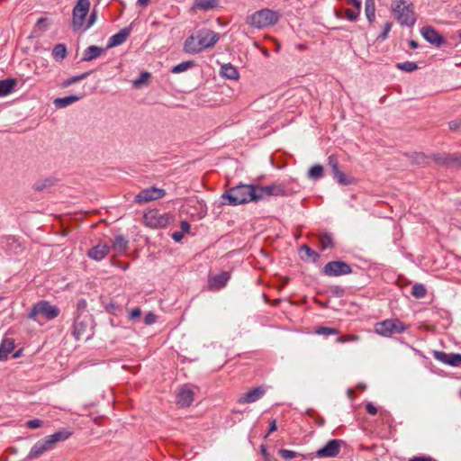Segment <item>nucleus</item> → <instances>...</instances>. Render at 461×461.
<instances>
[{"label":"nucleus","instance_id":"obj_1","mask_svg":"<svg viewBox=\"0 0 461 461\" xmlns=\"http://www.w3.org/2000/svg\"><path fill=\"white\" fill-rule=\"evenodd\" d=\"M285 194V187L281 185H270L261 186L258 185L240 184L227 190L222 195L223 204L237 206L250 202L264 199L267 196H278Z\"/></svg>","mask_w":461,"mask_h":461},{"label":"nucleus","instance_id":"obj_2","mask_svg":"<svg viewBox=\"0 0 461 461\" xmlns=\"http://www.w3.org/2000/svg\"><path fill=\"white\" fill-rule=\"evenodd\" d=\"M219 39L220 36L218 33L203 28L198 30L194 34L185 40L184 50L186 53L196 54L214 46Z\"/></svg>","mask_w":461,"mask_h":461},{"label":"nucleus","instance_id":"obj_3","mask_svg":"<svg viewBox=\"0 0 461 461\" xmlns=\"http://www.w3.org/2000/svg\"><path fill=\"white\" fill-rule=\"evenodd\" d=\"M392 10L401 25L409 27L414 25L416 17L411 3L405 0H394L392 4Z\"/></svg>","mask_w":461,"mask_h":461},{"label":"nucleus","instance_id":"obj_4","mask_svg":"<svg viewBox=\"0 0 461 461\" xmlns=\"http://www.w3.org/2000/svg\"><path fill=\"white\" fill-rule=\"evenodd\" d=\"M279 18L278 12L265 8L248 16L247 23L254 28L262 29L276 24Z\"/></svg>","mask_w":461,"mask_h":461},{"label":"nucleus","instance_id":"obj_5","mask_svg":"<svg viewBox=\"0 0 461 461\" xmlns=\"http://www.w3.org/2000/svg\"><path fill=\"white\" fill-rule=\"evenodd\" d=\"M59 314V309L57 306L50 304L48 301L41 300L32 306L28 318L39 322L41 319L53 320Z\"/></svg>","mask_w":461,"mask_h":461},{"label":"nucleus","instance_id":"obj_6","mask_svg":"<svg viewBox=\"0 0 461 461\" xmlns=\"http://www.w3.org/2000/svg\"><path fill=\"white\" fill-rule=\"evenodd\" d=\"M408 329L399 319H387L377 322L375 326V331L383 337H391L393 334H402Z\"/></svg>","mask_w":461,"mask_h":461},{"label":"nucleus","instance_id":"obj_7","mask_svg":"<svg viewBox=\"0 0 461 461\" xmlns=\"http://www.w3.org/2000/svg\"><path fill=\"white\" fill-rule=\"evenodd\" d=\"M92 322L93 320L88 314H81L76 318L72 333L77 340H87L93 336Z\"/></svg>","mask_w":461,"mask_h":461},{"label":"nucleus","instance_id":"obj_8","mask_svg":"<svg viewBox=\"0 0 461 461\" xmlns=\"http://www.w3.org/2000/svg\"><path fill=\"white\" fill-rule=\"evenodd\" d=\"M89 9V0H77L72 12V27L75 31H80L84 28Z\"/></svg>","mask_w":461,"mask_h":461},{"label":"nucleus","instance_id":"obj_9","mask_svg":"<svg viewBox=\"0 0 461 461\" xmlns=\"http://www.w3.org/2000/svg\"><path fill=\"white\" fill-rule=\"evenodd\" d=\"M327 276H339L349 275L352 272L351 267L344 261H330L321 270Z\"/></svg>","mask_w":461,"mask_h":461},{"label":"nucleus","instance_id":"obj_10","mask_svg":"<svg viewBox=\"0 0 461 461\" xmlns=\"http://www.w3.org/2000/svg\"><path fill=\"white\" fill-rule=\"evenodd\" d=\"M166 191L161 188L150 187L140 191L135 195L134 202L137 203H144L164 197Z\"/></svg>","mask_w":461,"mask_h":461},{"label":"nucleus","instance_id":"obj_11","mask_svg":"<svg viewBox=\"0 0 461 461\" xmlns=\"http://www.w3.org/2000/svg\"><path fill=\"white\" fill-rule=\"evenodd\" d=\"M432 158L439 166L447 167H461V156L456 153L434 154Z\"/></svg>","mask_w":461,"mask_h":461},{"label":"nucleus","instance_id":"obj_12","mask_svg":"<svg viewBox=\"0 0 461 461\" xmlns=\"http://www.w3.org/2000/svg\"><path fill=\"white\" fill-rule=\"evenodd\" d=\"M341 440L330 439L326 445L316 452L319 458L335 457L340 452Z\"/></svg>","mask_w":461,"mask_h":461},{"label":"nucleus","instance_id":"obj_13","mask_svg":"<svg viewBox=\"0 0 461 461\" xmlns=\"http://www.w3.org/2000/svg\"><path fill=\"white\" fill-rule=\"evenodd\" d=\"M144 221L151 228H160L167 224V217L157 210H151L144 214Z\"/></svg>","mask_w":461,"mask_h":461},{"label":"nucleus","instance_id":"obj_14","mask_svg":"<svg viewBox=\"0 0 461 461\" xmlns=\"http://www.w3.org/2000/svg\"><path fill=\"white\" fill-rule=\"evenodd\" d=\"M267 389L264 386H258L253 388L252 390H249L248 393H243L240 395L238 399V403L240 404H246V403H252L259 400L264 396L266 393Z\"/></svg>","mask_w":461,"mask_h":461},{"label":"nucleus","instance_id":"obj_15","mask_svg":"<svg viewBox=\"0 0 461 461\" xmlns=\"http://www.w3.org/2000/svg\"><path fill=\"white\" fill-rule=\"evenodd\" d=\"M422 37L429 43L439 47L445 42L444 37L430 26L422 27L420 30Z\"/></svg>","mask_w":461,"mask_h":461},{"label":"nucleus","instance_id":"obj_16","mask_svg":"<svg viewBox=\"0 0 461 461\" xmlns=\"http://www.w3.org/2000/svg\"><path fill=\"white\" fill-rule=\"evenodd\" d=\"M434 357L441 363L449 365L451 366H461V354L459 353H446L443 351H435Z\"/></svg>","mask_w":461,"mask_h":461},{"label":"nucleus","instance_id":"obj_17","mask_svg":"<svg viewBox=\"0 0 461 461\" xmlns=\"http://www.w3.org/2000/svg\"><path fill=\"white\" fill-rule=\"evenodd\" d=\"M194 393L187 386L182 387L176 396V403L180 407H188L194 402Z\"/></svg>","mask_w":461,"mask_h":461},{"label":"nucleus","instance_id":"obj_18","mask_svg":"<svg viewBox=\"0 0 461 461\" xmlns=\"http://www.w3.org/2000/svg\"><path fill=\"white\" fill-rule=\"evenodd\" d=\"M110 249L111 248L106 244L100 243L90 249L87 255L90 258L95 261H100L108 254Z\"/></svg>","mask_w":461,"mask_h":461},{"label":"nucleus","instance_id":"obj_19","mask_svg":"<svg viewBox=\"0 0 461 461\" xmlns=\"http://www.w3.org/2000/svg\"><path fill=\"white\" fill-rule=\"evenodd\" d=\"M130 32L131 30L129 28H124L121 30L119 32L110 37L107 47L113 48L122 44L127 40L128 36L130 35Z\"/></svg>","mask_w":461,"mask_h":461},{"label":"nucleus","instance_id":"obj_20","mask_svg":"<svg viewBox=\"0 0 461 461\" xmlns=\"http://www.w3.org/2000/svg\"><path fill=\"white\" fill-rule=\"evenodd\" d=\"M14 348V340L11 338H5L0 344V361H5L8 358L9 354Z\"/></svg>","mask_w":461,"mask_h":461},{"label":"nucleus","instance_id":"obj_21","mask_svg":"<svg viewBox=\"0 0 461 461\" xmlns=\"http://www.w3.org/2000/svg\"><path fill=\"white\" fill-rule=\"evenodd\" d=\"M81 99L80 95H71L65 97H59L53 101V104L57 109H62L69 106L70 104L79 101Z\"/></svg>","mask_w":461,"mask_h":461},{"label":"nucleus","instance_id":"obj_22","mask_svg":"<svg viewBox=\"0 0 461 461\" xmlns=\"http://www.w3.org/2000/svg\"><path fill=\"white\" fill-rule=\"evenodd\" d=\"M347 4L353 8L346 10V17L349 21H355L358 17L361 10V1L359 0H348Z\"/></svg>","mask_w":461,"mask_h":461},{"label":"nucleus","instance_id":"obj_23","mask_svg":"<svg viewBox=\"0 0 461 461\" xmlns=\"http://www.w3.org/2000/svg\"><path fill=\"white\" fill-rule=\"evenodd\" d=\"M104 51V50L98 46H89L87 47L83 54L82 61H91L95 59H97L101 56V54Z\"/></svg>","mask_w":461,"mask_h":461},{"label":"nucleus","instance_id":"obj_24","mask_svg":"<svg viewBox=\"0 0 461 461\" xmlns=\"http://www.w3.org/2000/svg\"><path fill=\"white\" fill-rule=\"evenodd\" d=\"M17 85V81L14 78H6L0 80V97H4L11 94Z\"/></svg>","mask_w":461,"mask_h":461},{"label":"nucleus","instance_id":"obj_25","mask_svg":"<svg viewBox=\"0 0 461 461\" xmlns=\"http://www.w3.org/2000/svg\"><path fill=\"white\" fill-rule=\"evenodd\" d=\"M229 279H230L229 273L221 272V274L213 276L210 280V285L212 288L220 289V288L223 287L227 284Z\"/></svg>","mask_w":461,"mask_h":461},{"label":"nucleus","instance_id":"obj_26","mask_svg":"<svg viewBox=\"0 0 461 461\" xmlns=\"http://www.w3.org/2000/svg\"><path fill=\"white\" fill-rule=\"evenodd\" d=\"M221 75L228 79H238L239 72L231 64H224L221 68Z\"/></svg>","mask_w":461,"mask_h":461},{"label":"nucleus","instance_id":"obj_27","mask_svg":"<svg viewBox=\"0 0 461 461\" xmlns=\"http://www.w3.org/2000/svg\"><path fill=\"white\" fill-rule=\"evenodd\" d=\"M72 436V432L68 429H61L54 434L49 435L50 438L52 440L53 444L56 446L59 442L66 441Z\"/></svg>","mask_w":461,"mask_h":461},{"label":"nucleus","instance_id":"obj_28","mask_svg":"<svg viewBox=\"0 0 461 461\" xmlns=\"http://www.w3.org/2000/svg\"><path fill=\"white\" fill-rule=\"evenodd\" d=\"M128 240L122 235L116 236L113 241L112 249L116 252L122 253L127 249Z\"/></svg>","mask_w":461,"mask_h":461},{"label":"nucleus","instance_id":"obj_29","mask_svg":"<svg viewBox=\"0 0 461 461\" xmlns=\"http://www.w3.org/2000/svg\"><path fill=\"white\" fill-rule=\"evenodd\" d=\"M46 452V448L43 447L42 443L39 440L37 441L32 447L31 448L27 459H35L42 456Z\"/></svg>","mask_w":461,"mask_h":461},{"label":"nucleus","instance_id":"obj_30","mask_svg":"<svg viewBox=\"0 0 461 461\" xmlns=\"http://www.w3.org/2000/svg\"><path fill=\"white\" fill-rule=\"evenodd\" d=\"M216 5V0H195L194 7L203 11H208L213 9Z\"/></svg>","mask_w":461,"mask_h":461},{"label":"nucleus","instance_id":"obj_31","mask_svg":"<svg viewBox=\"0 0 461 461\" xmlns=\"http://www.w3.org/2000/svg\"><path fill=\"white\" fill-rule=\"evenodd\" d=\"M319 246L321 250L331 249L333 247V240L330 234L323 233L319 236Z\"/></svg>","mask_w":461,"mask_h":461},{"label":"nucleus","instance_id":"obj_32","mask_svg":"<svg viewBox=\"0 0 461 461\" xmlns=\"http://www.w3.org/2000/svg\"><path fill=\"white\" fill-rule=\"evenodd\" d=\"M67 55V48L64 44H57L52 50V57L55 60L60 61L65 59Z\"/></svg>","mask_w":461,"mask_h":461},{"label":"nucleus","instance_id":"obj_33","mask_svg":"<svg viewBox=\"0 0 461 461\" xmlns=\"http://www.w3.org/2000/svg\"><path fill=\"white\" fill-rule=\"evenodd\" d=\"M365 13L368 22L373 23L375 19V5L374 0H366Z\"/></svg>","mask_w":461,"mask_h":461},{"label":"nucleus","instance_id":"obj_34","mask_svg":"<svg viewBox=\"0 0 461 461\" xmlns=\"http://www.w3.org/2000/svg\"><path fill=\"white\" fill-rule=\"evenodd\" d=\"M323 176V167L321 165L312 166L308 171V177L312 180H318Z\"/></svg>","mask_w":461,"mask_h":461},{"label":"nucleus","instance_id":"obj_35","mask_svg":"<svg viewBox=\"0 0 461 461\" xmlns=\"http://www.w3.org/2000/svg\"><path fill=\"white\" fill-rule=\"evenodd\" d=\"M194 66V63L192 60L184 61L182 63H179V64L174 66L171 68V72L174 74H180V73L185 72L187 69L193 68Z\"/></svg>","mask_w":461,"mask_h":461},{"label":"nucleus","instance_id":"obj_36","mask_svg":"<svg viewBox=\"0 0 461 461\" xmlns=\"http://www.w3.org/2000/svg\"><path fill=\"white\" fill-rule=\"evenodd\" d=\"M90 74H91V71H88V72L80 74L78 76H75L70 78H68L67 80L62 82L61 86H62V87H68L73 84H76V83L86 78Z\"/></svg>","mask_w":461,"mask_h":461},{"label":"nucleus","instance_id":"obj_37","mask_svg":"<svg viewBox=\"0 0 461 461\" xmlns=\"http://www.w3.org/2000/svg\"><path fill=\"white\" fill-rule=\"evenodd\" d=\"M426 293V287L422 284H415L411 288V294L418 299L423 298Z\"/></svg>","mask_w":461,"mask_h":461},{"label":"nucleus","instance_id":"obj_38","mask_svg":"<svg viewBox=\"0 0 461 461\" xmlns=\"http://www.w3.org/2000/svg\"><path fill=\"white\" fill-rule=\"evenodd\" d=\"M300 250L302 252H304L305 253V256H301V258L303 259H305V258H313V260H317L319 258V254L314 251L313 249H312L309 246L307 245H303L300 249Z\"/></svg>","mask_w":461,"mask_h":461},{"label":"nucleus","instance_id":"obj_39","mask_svg":"<svg viewBox=\"0 0 461 461\" xmlns=\"http://www.w3.org/2000/svg\"><path fill=\"white\" fill-rule=\"evenodd\" d=\"M396 67L406 72H412L418 68V65L412 61H405L402 63H397Z\"/></svg>","mask_w":461,"mask_h":461},{"label":"nucleus","instance_id":"obj_40","mask_svg":"<svg viewBox=\"0 0 461 461\" xmlns=\"http://www.w3.org/2000/svg\"><path fill=\"white\" fill-rule=\"evenodd\" d=\"M315 333L318 335L330 336V335L339 334V330L334 329V328L321 326V327L317 328V330H315Z\"/></svg>","mask_w":461,"mask_h":461},{"label":"nucleus","instance_id":"obj_41","mask_svg":"<svg viewBox=\"0 0 461 461\" xmlns=\"http://www.w3.org/2000/svg\"><path fill=\"white\" fill-rule=\"evenodd\" d=\"M392 26H393V23L390 22H387L384 23L382 32L377 37V40L379 41H384L388 38V34L392 29Z\"/></svg>","mask_w":461,"mask_h":461},{"label":"nucleus","instance_id":"obj_42","mask_svg":"<svg viewBox=\"0 0 461 461\" xmlns=\"http://www.w3.org/2000/svg\"><path fill=\"white\" fill-rule=\"evenodd\" d=\"M359 340V337L357 335H344L338 337L336 341L338 343H348V342H357Z\"/></svg>","mask_w":461,"mask_h":461},{"label":"nucleus","instance_id":"obj_43","mask_svg":"<svg viewBox=\"0 0 461 461\" xmlns=\"http://www.w3.org/2000/svg\"><path fill=\"white\" fill-rule=\"evenodd\" d=\"M150 77V74L147 71L142 72L140 77L133 81V86L135 87H140L141 85L145 84L148 79Z\"/></svg>","mask_w":461,"mask_h":461},{"label":"nucleus","instance_id":"obj_44","mask_svg":"<svg viewBox=\"0 0 461 461\" xmlns=\"http://www.w3.org/2000/svg\"><path fill=\"white\" fill-rule=\"evenodd\" d=\"M279 455L282 458L285 460L293 459L299 456L297 452L289 449H280Z\"/></svg>","mask_w":461,"mask_h":461},{"label":"nucleus","instance_id":"obj_45","mask_svg":"<svg viewBox=\"0 0 461 461\" xmlns=\"http://www.w3.org/2000/svg\"><path fill=\"white\" fill-rule=\"evenodd\" d=\"M334 178L337 179V181L341 185H348L350 184L349 180L347 178L346 175L341 172L340 170H338L337 172L333 173Z\"/></svg>","mask_w":461,"mask_h":461},{"label":"nucleus","instance_id":"obj_46","mask_svg":"<svg viewBox=\"0 0 461 461\" xmlns=\"http://www.w3.org/2000/svg\"><path fill=\"white\" fill-rule=\"evenodd\" d=\"M40 441L42 443L43 447L46 448V452L54 449L56 447L49 436L45 437L44 438L41 439Z\"/></svg>","mask_w":461,"mask_h":461},{"label":"nucleus","instance_id":"obj_47","mask_svg":"<svg viewBox=\"0 0 461 461\" xmlns=\"http://www.w3.org/2000/svg\"><path fill=\"white\" fill-rule=\"evenodd\" d=\"M42 425V421L39 419H33V420H30L26 422V426L29 428V429H38L40 428L41 426Z\"/></svg>","mask_w":461,"mask_h":461},{"label":"nucleus","instance_id":"obj_48","mask_svg":"<svg viewBox=\"0 0 461 461\" xmlns=\"http://www.w3.org/2000/svg\"><path fill=\"white\" fill-rule=\"evenodd\" d=\"M96 17H97V12L95 10H93V12L90 14L87 24L85 23L84 28L82 30L86 31V30L89 29L95 23Z\"/></svg>","mask_w":461,"mask_h":461},{"label":"nucleus","instance_id":"obj_49","mask_svg":"<svg viewBox=\"0 0 461 461\" xmlns=\"http://www.w3.org/2000/svg\"><path fill=\"white\" fill-rule=\"evenodd\" d=\"M52 185L51 181L49 179L44 180L42 183H36L34 185V189L41 191L44 188L50 187Z\"/></svg>","mask_w":461,"mask_h":461},{"label":"nucleus","instance_id":"obj_50","mask_svg":"<svg viewBox=\"0 0 461 461\" xmlns=\"http://www.w3.org/2000/svg\"><path fill=\"white\" fill-rule=\"evenodd\" d=\"M157 321V316L152 312H148L144 317V322L146 325H151Z\"/></svg>","mask_w":461,"mask_h":461},{"label":"nucleus","instance_id":"obj_51","mask_svg":"<svg viewBox=\"0 0 461 461\" xmlns=\"http://www.w3.org/2000/svg\"><path fill=\"white\" fill-rule=\"evenodd\" d=\"M329 165L331 167L332 173L337 172L339 170L338 160L333 156L329 157Z\"/></svg>","mask_w":461,"mask_h":461},{"label":"nucleus","instance_id":"obj_52","mask_svg":"<svg viewBox=\"0 0 461 461\" xmlns=\"http://www.w3.org/2000/svg\"><path fill=\"white\" fill-rule=\"evenodd\" d=\"M141 315V311L140 308H134L133 310H131L129 313V320L130 321H134L136 320L137 318H139L140 316Z\"/></svg>","mask_w":461,"mask_h":461},{"label":"nucleus","instance_id":"obj_53","mask_svg":"<svg viewBox=\"0 0 461 461\" xmlns=\"http://www.w3.org/2000/svg\"><path fill=\"white\" fill-rule=\"evenodd\" d=\"M448 126L451 131H456V130L460 129L461 128V119L451 121L448 123Z\"/></svg>","mask_w":461,"mask_h":461},{"label":"nucleus","instance_id":"obj_54","mask_svg":"<svg viewBox=\"0 0 461 461\" xmlns=\"http://www.w3.org/2000/svg\"><path fill=\"white\" fill-rule=\"evenodd\" d=\"M366 411L370 414V415H375L377 413V409L376 407L371 403V402H368L366 405Z\"/></svg>","mask_w":461,"mask_h":461},{"label":"nucleus","instance_id":"obj_55","mask_svg":"<svg viewBox=\"0 0 461 461\" xmlns=\"http://www.w3.org/2000/svg\"><path fill=\"white\" fill-rule=\"evenodd\" d=\"M87 306L86 301L85 299H80L77 303V308L78 312L86 311Z\"/></svg>","mask_w":461,"mask_h":461},{"label":"nucleus","instance_id":"obj_56","mask_svg":"<svg viewBox=\"0 0 461 461\" xmlns=\"http://www.w3.org/2000/svg\"><path fill=\"white\" fill-rule=\"evenodd\" d=\"M181 232L187 233L190 230V224L187 221H182L180 224Z\"/></svg>","mask_w":461,"mask_h":461},{"label":"nucleus","instance_id":"obj_57","mask_svg":"<svg viewBox=\"0 0 461 461\" xmlns=\"http://www.w3.org/2000/svg\"><path fill=\"white\" fill-rule=\"evenodd\" d=\"M408 461H433V459L429 456H415Z\"/></svg>","mask_w":461,"mask_h":461},{"label":"nucleus","instance_id":"obj_58","mask_svg":"<svg viewBox=\"0 0 461 461\" xmlns=\"http://www.w3.org/2000/svg\"><path fill=\"white\" fill-rule=\"evenodd\" d=\"M276 430V421L272 420L269 423L268 434Z\"/></svg>","mask_w":461,"mask_h":461},{"label":"nucleus","instance_id":"obj_59","mask_svg":"<svg viewBox=\"0 0 461 461\" xmlns=\"http://www.w3.org/2000/svg\"><path fill=\"white\" fill-rule=\"evenodd\" d=\"M183 238V233L182 232H174L173 235H172V239L175 240V241H180Z\"/></svg>","mask_w":461,"mask_h":461},{"label":"nucleus","instance_id":"obj_60","mask_svg":"<svg viewBox=\"0 0 461 461\" xmlns=\"http://www.w3.org/2000/svg\"><path fill=\"white\" fill-rule=\"evenodd\" d=\"M416 158H417V160H418L419 162H420V163H421V162H424V160L426 159V157H425V155H424V154H422V153H419V154H417V155H416Z\"/></svg>","mask_w":461,"mask_h":461},{"label":"nucleus","instance_id":"obj_61","mask_svg":"<svg viewBox=\"0 0 461 461\" xmlns=\"http://www.w3.org/2000/svg\"><path fill=\"white\" fill-rule=\"evenodd\" d=\"M150 0H138L137 3L140 6H146Z\"/></svg>","mask_w":461,"mask_h":461},{"label":"nucleus","instance_id":"obj_62","mask_svg":"<svg viewBox=\"0 0 461 461\" xmlns=\"http://www.w3.org/2000/svg\"><path fill=\"white\" fill-rule=\"evenodd\" d=\"M410 46L412 48V49H416L418 48V43L414 41H410Z\"/></svg>","mask_w":461,"mask_h":461},{"label":"nucleus","instance_id":"obj_63","mask_svg":"<svg viewBox=\"0 0 461 461\" xmlns=\"http://www.w3.org/2000/svg\"><path fill=\"white\" fill-rule=\"evenodd\" d=\"M116 306L113 303H111L107 306V311L111 312L112 310H114Z\"/></svg>","mask_w":461,"mask_h":461},{"label":"nucleus","instance_id":"obj_64","mask_svg":"<svg viewBox=\"0 0 461 461\" xmlns=\"http://www.w3.org/2000/svg\"><path fill=\"white\" fill-rule=\"evenodd\" d=\"M262 454L264 456H267V454L266 448L263 446H262Z\"/></svg>","mask_w":461,"mask_h":461}]
</instances>
